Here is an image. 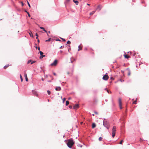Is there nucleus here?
I'll list each match as a JSON object with an SVG mask.
<instances>
[{"label": "nucleus", "instance_id": "nucleus-1", "mask_svg": "<svg viewBox=\"0 0 149 149\" xmlns=\"http://www.w3.org/2000/svg\"><path fill=\"white\" fill-rule=\"evenodd\" d=\"M74 144V143L72 139H70L68 140L67 145L69 148H71Z\"/></svg>", "mask_w": 149, "mask_h": 149}, {"label": "nucleus", "instance_id": "nucleus-2", "mask_svg": "<svg viewBox=\"0 0 149 149\" xmlns=\"http://www.w3.org/2000/svg\"><path fill=\"white\" fill-rule=\"evenodd\" d=\"M116 132V127L115 126H113L112 130V136L113 138L115 135Z\"/></svg>", "mask_w": 149, "mask_h": 149}, {"label": "nucleus", "instance_id": "nucleus-3", "mask_svg": "<svg viewBox=\"0 0 149 149\" xmlns=\"http://www.w3.org/2000/svg\"><path fill=\"white\" fill-rule=\"evenodd\" d=\"M109 78V76L107 74H106L103 76L102 79L104 80H107Z\"/></svg>", "mask_w": 149, "mask_h": 149}, {"label": "nucleus", "instance_id": "nucleus-4", "mask_svg": "<svg viewBox=\"0 0 149 149\" xmlns=\"http://www.w3.org/2000/svg\"><path fill=\"white\" fill-rule=\"evenodd\" d=\"M103 125L105 127H107L109 125V123L106 121L103 122Z\"/></svg>", "mask_w": 149, "mask_h": 149}, {"label": "nucleus", "instance_id": "nucleus-5", "mask_svg": "<svg viewBox=\"0 0 149 149\" xmlns=\"http://www.w3.org/2000/svg\"><path fill=\"white\" fill-rule=\"evenodd\" d=\"M119 107H120V109H122V102H121V98H119Z\"/></svg>", "mask_w": 149, "mask_h": 149}, {"label": "nucleus", "instance_id": "nucleus-6", "mask_svg": "<svg viewBox=\"0 0 149 149\" xmlns=\"http://www.w3.org/2000/svg\"><path fill=\"white\" fill-rule=\"evenodd\" d=\"M57 60H55L54 62L52 63L51 65L52 66H55L57 64Z\"/></svg>", "mask_w": 149, "mask_h": 149}, {"label": "nucleus", "instance_id": "nucleus-7", "mask_svg": "<svg viewBox=\"0 0 149 149\" xmlns=\"http://www.w3.org/2000/svg\"><path fill=\"white\" fill-rule=\"evenodd\" d=\"M40 55H41L40 57V59L42 58L43 57H45V55H43V53L42 51H40L39 52Z\"/></svg>", "mask_w": 149, "mask_h": 149}, {"label": "nucleus", "instance_id": "nucleus-8", "mask_svg": "<svg viewBox=\"0 0 149 149\" xmlns=\"http://www.w3.org/2000/svg\"><path fill=\"white\" fill-rule=\"evenodd\" d=\"M79 106L78 104H76L73 106V108L76 109L79 108Z\"/></svg>", "mask_w": 149, "mask_h": 149}, {"label": "nucleus", "instance_id": "nucleus-9", "mask_svg": "<svg viewBox=\"0 0 149 149\" xmlns=\"http://www.w3.org/2000/svg\"><path fill=\"white\" fill-rule=\"evenodd\" d=\"M32 92L33 94L34 95H36V96H38V94L37 93V92L36 91L34 90H33L32 91Z\"/></svg>", "mask_w": 149, "mask_h": 149}, {"label": "nucleus", "instance_id": "nucleus-10", "mask_svg": "<svg viewBox=\"0 0 149 149\" xmlns=\"http://www.w3.org/2000/svg\"><path fill=\"white\" fill-rule=\"evenodd\" d=\"M55 90L56 91H60L61 90V88L60 87H56Z\"/></svg>", "mask_w": 149, "mask_h": 149}, {"label": "nucleus", "instance_id": "nucleus-11", "mask_svg": "<svg viewBox=\"0 0 149 149\" xmlns=\"http://www.w3.org/2000/svg\"><path fill=\"white\" fill-rule=\"evenodd\" d=\"M102 8V7L98 5L97 7V9H98L99 10H100Z\"/></svg>", "mask_w": 149, "mask_h": 149}, {"label": "nucleus", "instance_id": "nucleus-12", "mask_svg": "<svg viewBox=\"0 0 149 149\" xmlns=\"http://www.w3.org/2000/svg\"><path fill=\"white\" fill-rule=\"evenodd\" d=\"M96 125L94 123H93L92 124V128H95L96 127Z\"/></svg>", "mask_w": 149, "mask_h": 149}, {"label": "nucleus", "instance_id": "nucleus-13", "mask_svg": "<svg viewBox=\"0 0 149 149\" xmlns=\"http://www.w3.org/2000/svg\"><path fill=\"white\" fill-rule=\"evenodd\" d=\"M82 46H81V45H79L78 47L79 49H78V51H79L80 50H82Z\"/></svg>", "mask_w": 149, "mask_h": 149}, {"label": "nucleus", "instance_id": "nucleus-14", "mask_svg": "<svg viewBox=\"0 0 149 149\" xmlns=\"http://www.w3.org/2000/svg\"><path fill=\"white\" fill-rule=\"evenodd\" d=\"M75 60V59L73 57L71 58V62L72 63H73Z\"/></svg>", "mask_w": 149, "mask_h": 149}, {"label": "nucleus", "instance_id": "nucleus-15", "mask_svg": "<svg viewBox=\"0 0 149 149\" xmlns=\"http://www.w3.org/2000/svg\"><path fill=\"white\" fill-rule=\"evenodd\" d=\"M25 79H26V81H28V79L27 78L26 74H25Z\"/></svg>", "mask_w": 149, "mask_h": 149}, {"label": "nucleus", "instance_id": "nucleus-16", "mask_svg": "<svg viewBox=\"0 0 149 149\" xmlns=\"http://www.w3.org/2000/svg\"><path fill=\"white\" fill-rule=\"evenodd\" d=\"M9 65H10L9 64L6 65L4 67V69H6Z\"/></svg>", "mask_w": 149, "mask_h": 149}, {"label": "nucleus", "instance_id": "nucleus-17", "mask_svg": "<svg viewBox=\"0 0 149 149\" xmlns=\"http://www.w3.org/2000/svg\"><path fill=\"white\" fill-rule=\"evenodd\" d=\"M40 28L41 29H42L43 30L45 31V32H47V31L45 30V29H44V28L42 27H40Z\"/></svg>", "mask_w": 149, "mask_h": 149}, {"label": "nucleus", "instance_id": "nucleus-18", "mask_svg": "<svg viewBox=\"0 0 149 149\" xmlns=\"http://www.w3.org/2000/svg\"><path fill=\"white\" fill-rule=\"evenodd\" d=\"M29 34L30 35V36L31 37H33V34L32 33L31 31L29 33Z\"/></svg>", "mask_w": 149, "mask_h": 149}, {"label": "nucleus", "instance_id": "nucleus-19", "mask_svg": "<svg viewBox=\"0 0 149 149\" xmlns=\"http://www.w3.org/2000/svg\"><path fill=\"white\" fill-rule=\"evenodd\" d=\"M137 99L136 98V99L133 102V103L134 104H137Z\"/></svg>", "mask_w": 149, "mask_h": 149}, {"label": "nucleus", "instance_id": "nucleus-20", "mask_svg": "<svg viewBox=\"0 0 149 149\" xmlns=\"http://www.w3.org/2000/svg\"><path fill=\"white\" fill-rule=\"evenodd\" d=\"M73 2L76 3V4L77 5L78 4V1L76 0H73Z\"/></svg>", "mask_w": 149, "mask_h": 149}, {"label": "nucleus", "instance_id": "nucleus-21", "mask_svg": "<svg viewBox=\"0 0 149 149\" xmlns=\"http://www.w3.org/2000/svg\"><path fill=\"white\" fill-rule=\"evenodd\" d=\"M125 58H130V56L127 55H126L125 56Z\"/></svg>", "mask_w": 149, "mask_h": 149}, {"label": "nucleus", "instance_id": "nucleus-22", "mask_svg": "<svg viewBox=\"0 0 149 149\" xmlns=\"http://www.w3.org/2000/svg\"><path fill=\"white\" fill-rule=\"evenodd\" d=\"M131 74V72L129 70L128 71V76H130Z\"/></svg>", "mask_w": 149, "mask_h": 149}, {"label": "nucleus", "instance_id": "nucleus-23", "mask_svg": "<svg viewBox=\"0 0 149 149\" xmlns=\"http://www.w3.org/2000/svg\"><path fill=\"white\" fill-rule=\"evenodd\" d=\"M69 103V102L68 101H66V105L68 106Z\"/></svg>", "mask_w": 149, "mask_h": 149}, {"label": "nucleus", "instance_id": "nucleus-24", "mask_svg": "<svg viewBox=\"0 0 149 149\" xmlns=\"http://www.w3.org/2000/svg\"><path fill=\"white\" fill-rule=\"evenodd\" d=\"M95 11H93L90 14V15H92L94 14V13H95Z\"/></svg>", "mask_w": 149, "mask_h": 149}, {"label": "nucleus", "instance_id": "nucleus-25", "mask_svg": "<svg viewBox=\"0 0 149 149\" xmlns=\"http://www.w3.org/2000/svg\"><path fill=\"white\" fill-rule=\"evenodd\" d=\"M20 78L21 79V81L22 82L23 81V79H22V77L21 74L20 75Z\"/></svg>", "mask_w": 149, "mask_h": 149}, {"label": "nucleus", "instance_id": "nucleus-26", "mask_svg": "<svg viewBox=\"0 0 149 149\" xmlns=\"http://www.w3.org/2000/svg\"><path fill=\"white\" fill-rule=\"evenodd\" d=\"M31 61H32V60H29L28 61L27 63L29 64V63H30L31 62Z\"/></svg>", "mask_w": 149, "mask_h": 149}, {"label": "nucleus", "instance_id": "nucleus-27", "mask_svg": "<svg viewBox=\"0 0 149 149\" xmlns=\"http://www.w3.org/2000/svg\"><path fill=\"white\" fill-rule=\"evenodd\" d=\"M148 107H145L144 109V110L145 111H147L148 110Z\"/></svg>", "mask_w": 149, "mask_h": 149}, {"label": "nucleus", "instance_id": "nucleus-28", "mask_svg": "<svg viewBox=\"0 0 149 149\" xmlns=\"http://www.w3.org/2000/svg\"><path fill=\"white\" fill-rule=\"evenodd\" d=\"M102 138L101 137H100L99 138V141H101L102 140Z\"/></svg>", "mask_w": 149, "mask_h": 149}, {"label": "nucleus", "instance_id": "nucleus-29", "mask_svg": "<svg viewBox=\"0 0 149 149\" xmlns=\"http://www.w3.org/2000/svg\"><path fill=\"white\" fill-rule=\"evenodd\" d=\"M107 91L108 93H111V91H109L108 89H107Z\"/></svg>", "mask_w": 149, "mask_h": 149}, {"label": "nucleus", "instance_id": "nucleus-30", "mask_svg": "<svg viewBox=\"0 0 149 149\" xmlns=\"http://www.w3.org/2000/svg\"><path fill=\"white\" fill-rule=\"evenodd\" d=\"M47 93H48V94L49 95H50V94L51 92H50V91H48V90L47 91Z\"/></svg>", "mask_w": 149, "mask_h": 149}, {"label": "nucleus", "instance_id": "nucleus-31", "mask_svg": "<svg viewBox=\"0 0 149 149\" xmlns=\"http://www.w3.org/2000/svg\"><path fill=\"white\" fill-rule=\"evenodd\" d=\"M123 140H121V141L119 143L120 144H122V143H123Z\"/></svg>", "mask_w": 149, "mask_h": 149}, {"label": "nucleus", "instance_id": "nucleus-32", "mask_svg": "<svg viewBox=\"0 0 149 149\" xmlns=\"http://www.w3.org/2000/svg\"><path fill=\"white\" fill-rule=\"evenodd\" d=\"M66 100V98H64L63 99V103H64L65 101Z\"/></svg>", "mask_w": 149, "mask_h": 149}, {"label": "nucleus", "instance_id": "nucleus-33", "mask_svg": "<svg viewBox=\"0 0 149 149\" xmlns=\"http://www.w3.org/2000/svg\"><path fill=\"white\" fill-rule=\"evenodd\" d=\"M67 44H69L71 43V42L70 41H68L67 42Z\"/></svg>", "mask_w": 149, "mask_h": 149}, {"label": "nucleus", "instance_id": "nucleus-34", "mask_svg": "<svg viewBox=\"0 0 149 149\" xmlns=\"http://www.w3.org/2000/svg\"><path fill=\"white\" fill-rule=\"evenodd\" d=\"M27 3H28V5L29 6V7L30 8L31 7V6H30V4L29 3V2H28V1H27Z\"/></svg>", "mask_w": 149, "mask_h": 149}, {"label": "nucleus", "instance_id": "nucleus-35", "mask_svg": "<svg viewBox=\"0 0 149 149\" xmlns=\"http://www.w3.org/2000/svg\"><path fill=\"white\" fill-rule=\"evenodd\" d=\"M27 13L28 14V16L29 17H30V15L29 13V12H27Z\"/></svg>", "mask_w": 149, "mask_h": 149}, {"label": "nucleus", "instance_id": "nucleus-36", "mask_svg": "<svg viewBox=\"0 0 149 149\" xmlns=\"http://www.w3.org/2000/svg\"><path fill=\"white\" fill-rule=\"evenodd\" d=\"M107 127V129H109V125L107 127Z\"/></svg>", "mask_w": 149, "mask_h": 149}, {"label": "nucleus", "instance_id": "nucleus-37", "mask_svg": "<svg viewBox=\"0 0 149 149\" xmlns=\"http://www.w3.org/2000/svg\"><path fill=\"white\" fill-rule=\"evenodd\" d=\"M51 40V38H49L48 40H47V41H50Z\"/></svg>", "mask_w": 149, "mask_h": 149}, {"label": "nucleus", "instance_id": "nucleus-38", "mask_svg": "<svg viewBox=\"0 0 149 149\" xmlns=\"http://www.w3.org/2000/svg\"><path fill=\"white\" fill-rule=\"evenodd\" d=\"M37 44H36L35 46L36 49H37V48H38V47L37 46Z\"/></svg>", "mask_w": 149, "mask_h": 149}, {"label": "nucleus", "instance_id": "nucleus-39", "mask_svg": "<svg viewBox=\"0 0 149 149\" xmlns=\"http://www.w3.org/2000/svg\"><path fill=\"white\" fill-rule=\"evenodd\" d=\"M35 61H33L31 63V64H33V63H35Z\"/></svg>", "mask_w": 149, "mask_h": 149}, {"label": "nucleus", "instance_id": "nucleus-40", "mask_svg": "<svg viewBox=\"0 0 149 149\" xmlns=\"http://www.w3.org/2000/svg\"><path fill=\"white\" fill-rule=\"evenodd\" d=\"M64 47V46H61L60 47V49H61V48H63Z\"/></svg>", "mask_w": 149, "mask_h": 149}, {"label": "nucleus", "instance_id": "nucleus-41", "mask_svg": "<svg viewBox=\"0 0 149 149\" xmlns=\"http://www.w3.org/2000/svg\"><path fill=\"white\" fill-rule=\"evenodd\" d=\"M94 113L95 114H98V113L97 112H96V111H95L94 112Z\"/></svg>", "mask_w": 149, "mask_h": 149}, {"label": "nucleus", "instance_id": "nucleus-42", "mask_svg": "<svg viewBox=\"0 0 149 149\" xmlns=\"http://www.w3.org/2000/svg\"><path fill=\"white\" fill-rule=\"evenodd\" d=\"M69 108L71 109L72 108V106H69Z\"/></svg>", "mask_w": 149, "mask_h": 149}, {"label": "nucleus", "instance_id": "nucleus-43", "mask_svg": "<svg viewBox=\"0 0 149 149\" xmlns=\"http://www.w3.org/2000/svg\"><path fill=\"white\" fill-rule=\"evenodd\" d=\"M62 39L63 40V41H65V40L64 39H63V38H62Z\"/></svg>", "mask_w": 149, "mask_h": 149}, {"label": "nucleus", "instance_id": "nucleus-44", "mask_svg": "<svg viewBox=\"0 0 149 149\" xmlns=\"http://www.w3.org/2000/svg\"><path fill=\"white\" fill-rule=\"evenodd\" d=\"M21 3H22V6H23V5H24V4H23V2H21Z\"/></svg>", "mask_w": 149, "mask_h": 149}, {"label": "nucleus", "instance_id": "nucleus-45", "mask_svg": "<svg viewBox=\"0 0 149 149\" xmlns=\"http://www.w3.org/2000/svg\"><path fill=\"white\" fill-rule=\"evenodd\" d=\"M38 50L40 51V47H38Z\"/></svg>", "mask_w": 149, "mask_h": 149}, {"label": "nucleus", "instance_id": "nucleus-46", "mask_svg": "<svg viewBox=\"0 0 149 149\" xmlns=\"http://www.w3.org/2000/svg\"><path fill=\"white\" fill-rule=\"evenodd\" d=\"M60 52L61 54L62 52H63V51L61 50L60 51Z\"/></svg>", "mask_w": 149, "mask_h": 149}, {"label": "nucleus", "instance_id": "nucleus-47", "mask_svg": "<svg viewBox=\"0 0 149 149\" xmlns=\"http://www.w3.org/2000/svg\"><path fill=\"white\" fill-rule=\"evenodd\" d=\"M38 43L40 42V40L39 39L38 40Z\"/></svg>", "mask_w": 149, "mask_h": 149}, {"label": "nucleus", "instance_id": "nucleus-48", "mask_svg": "<svg viewBox=\"0 0 149 149\" xmlns=\"http://www.w3.org/2000/svg\"><path fill=\"white\" fill-rule=\"evenodd\" d=\"M83 123V122H81L80 123V124L81 125H82Z\"/></svg>", "mask_w": 149, "mask_h": 149}, {"label": "nucleus", "instance_id": "nucleus-49", "mask_svg": "<svg viewBox=\"0 0 149 149\" xmlns=\"http://www.w3.org/2000/svg\"><path fill=\"white\" fill-rule=\"evenodd\" d=\"M36 35L37 36V37L38 36V35L37 33H36Z\"/></svg>", "mask_w": 149, "mask_h": 149}, {"label": "nucleus", "instance_id": "nucleus-50", "mask_svg": "<svg viewBox=\"0 0 149 149\" xmlns=\"http://www.w3.org/2000/svg\"><path fill=\"white\" fill-rule=\"evenodd\" d=\"M111 79H114L113 78V77H111Z\"/></svg>", "mask_w": 149, "mask_h": 149}, {"label": "nucleus", "instance_id": "nucleus-51", "mask_svg": "<svg viewBox=\"0 0 149 149\" xmlns=\"http://www.w3.org/2000/svg\"><path fill=\"white\" fill-rule=\"evenodd\" d=\"M69 72H67V74H69Z\"/></svg>", "mask_w": 149, "mask_h": 149}, {"label": "nucleus", "instance_id": "nucleus-52", "mask_svg": "<svg viewBox=\"0 0 149 149\" xmlns=\"http://www.w3.org/2000/svg\"><path fill=\"white\" fill-rule=\"evenodd\" d=\"M54 75H56V74L55 73H54Z\"/></svg>", "mask_w": 149, "mask_h": 149}, {"label": "nucleus", "instance_id": "nucleus-53", "mask_svg": "<svg viewBox=\"0 0 149 149\" xmlns=\"http://www.w3.org/2000/svg\"><path fill=\"white\" fill-rule=\"evenodd\" d=\"M42 81H44V79H43V78H42Z\"/></svg>", "mask_w": 149, "mask_h": 149}, {"label": "nucleus", "instance_id": "nucleus-54", "mask_svg": "<svg viewBox=\"0 0 149 149\" xmlns=\"http://www.w3.org/2000/svg\"><path fill=\"white\" fill-rule=\"evenodd\" d=\"M36 38L37 39H38V36H37V37H36Z\"/></svg>", "mask_w": 149, "mask_h": 149}, {"label": "nucleus", "instance_id": "nucleus-55", "mask_svg": "<svg viewBox=\"0 0 149 149\" xmlns=\"http://www.w3.org/2000/svg\"><path fill=\"white\" fill-rule=\"evenodd\" d=\"M107 88H105L104 90L107 91Z\"/></svg>", "mask_w": 149, "mask_h": 149}, {"label": "nucleus", "instance_id": "nucleus-56", "mask_svg": "<svg viewBox=\"0 0 149 149\" xmlns=\"http://www.w3.org/2000/svg\"><path fill=\"white\" fill-rule=\"evenodd\" d=\"M87 5H88V6H90V5L89 4H88V3H87Z\"/></svg>", "mask_w": 149, "mask_h": 149}, {"label": "nucleus", "instance_id": "nucleus-57", "mask_svg": "<svg viewBox=\"0 0 149 149\" xmlns=\"http://www.w3.org/2000/svg\"><path fill=\"white\" fill-rule=\"evenodd\" d=\"M120 81L121 82H122V80H121V79H120Z\"/></svg>", "mask_w": 149, "mask_h": 149}, {"label": "nucleus", "instance_id": "nucleus-58", "mask_svg": "<svg viewBox=\"0 0 149 149\" xmlns=\"http://www.w3.org/2000/svg\"><path fill=\"white\" fill-rule=\"evenodd\" d=\"M70 99H71V98H69L68 100H70Z\"/></svg>", "mask_w": 149, "mask_h": 149}, {"label": "nucleus", "instance_id": "nucleus-59", "mask_svg": "<svg viewBox=\"0 0 149 149\" xmlns=\"http://www.w3.org/2000/svg\"><path fill=\"white\" fill-rule=\"evenodd\" d=\"M59 40V41H60V40Z\"/></svg>", "mask_w": 149, "mask_h": 149}, {"label": "nucleus", "instance_id": "nucleus-60", "mask_svg": "<svg viewBox=\"0 0 149 149\" xmlns=\"http://www.w3.org/2000/svg\"><path fill=\"white\" fill-rule=\"evenodd\" d=\"M92 115H93V116H94V114H92Z\"/></svg>", "mask_w": 149, "mask_h": 149}, {"label": "nucleus", "instance_id": "nucleus-61", "mask_svg": "<svg viewBox=\"0 0 149 149\" xmlns=\"http://www.w3.org/2000/svg\"><path fill=\"white\" fill-rule=\"evenodd\" d=\"M141 139H140V141H141Z\"/></svg>", "mask_w": 149, "mask_h": 149}, {"label": "nucleus", "instance_id": "nucleus-62", "mask_svg": "<svg viewBox=\"0 0 149 149\" xmlns=\"http://www.w3.org/2000/svg\"><path fill=\"white\" fill-rule=\"evenodd\" d=\"M48 100V101H49V100H48H48Z\"/></svg>", "mask_w": 149, "mask_h": 149}, {"label": "nucleus", "instance_id": "nucleus-63", "mask_svg": "<svg viewBox=\"0 0 149 149\" xmlns=\"http://www.w3.org/2000/svg\"><path fill=\"white\" fill-rule=\"evenodd\" d=\"M25 12H26V13H27V12H27V11H25Z\"/></svg>", "mask_w": 149, "mask_h": 149}, {"label": "nucleus", "instance_id": "nucleus-64", "mask_svg": "<svg viewBox=\"0 0 149 149\" xmlns=\"http://www.w3.org/2000/svg\"><path fill=\"white\" fill-rule=\"evenodd\" d=\"M48 32H49V33H50V31H49Z\"/></svg>", "mask_w": 149, "mask_h": 149}]
</instances>
